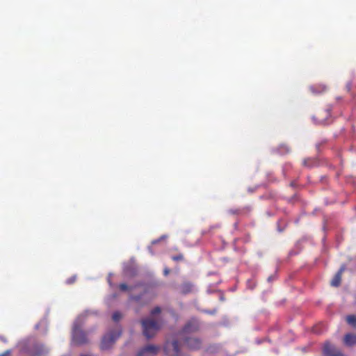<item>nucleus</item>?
I'll list each match as a JSON object with an SVG mask.
<instances>
[{"instance_id": "obj_1", "label": "nucleus", "mask_w": 356, "mask_h": 356, "mask_svg": "<svg viewBox=\"0 0 356 356\" xmlns=\"http://www.w3.org/2000/svg\"><path fill=\"white\" fill-rule=\"evenodd\" d=\"M143 326V332L147 339L152 338L160 329V324L158 321L150 318H147L141 321Z\"/></svg>"}, {"instance_id": "obj_2", "label": "nucleus", "mask_w": 356, "mask_h": 356, "mask_svg": "<svg viewBox=\"0 0 356 356\" xmlns=\"http://www.w3.org/2000/svg\"><path fill=\"white\" fill-rule=\"evenodd\" d=\"M122 330L118 329L115 331H111L105 334L101 341L100 348L102 350L110 349L115 343L116 340L121 336Z\"/></svg>"}, {"instance_id": "obj_3", "label": "nucleus", "mask_w": 356, "mask_h": 356, "mask_svg": "<svg viewBox=\"0 0 356 356\" xmlns=\"http://www.w3.org/2000/svg\"><path fill=\"white\" fill-rule=\"evenodd\" d=\"M72 341L79 346L87 343L88 341L86 334L76 325L74 327L72 332Z\"/></svg>"}, {"instance_id": "obj_4", "label": "nucleus", "mask_w": 356, "mask_h": 356, "mask_svg": "<svg viewBox=\"0 0 356 356\" xmlns=\"http://www.w3.org/2000/svg\"><path fill=\"white\" fill-rule=\"evenodd\" d=\"M164 351L168 356H179L180 348L177 340H173L171 342H166L164 346Z\"/></svg>"}, {"instance_id": "obj_5", "label": "nucleus", "mask_w": 356, "mask_h": 356, "mask_svg": "<svg viewBox=\"0 0 356 356\" xmlns=\"http://www.w3.org/2000/svg\"><path fill=\"white\" fill-rule=\"evenodd\" d=\"M323 353L325 356H343L341 351L337 349L330 342H325L323 347Z\"/></svg>"}, {"instance_id": "obj_6", "label": "nucleus", "mask_w": 356, "mask_h": 356, "mask_svg": "<svg viewBox=\"0 0 356 356\" xmlns=\"http://www.w3.org/2000/svg\"><path fill=\"white\" fill-rule=\"evenodd\" d=\"M158 347L154 345H148L141 349L136 356H154L158 352Z\"/></svg>"}, {"instance_id": "obj_7", "label": "nucleus", "mask_w": 356, "mask_h": 356, "mask_svg": "<svg viewBox=\"0 0 356 356\" xmlns=\"http://www.w3.org/2000/svg\"><path fill=\"white\" fill-rule=\"evenodd\" d=\"M200 323L197 319L192 318L191 319L183 328L184 332L190 333L194 332L199 330Z\"/></svg>"}, {"instance_id": "obj_8", "label": "nucleus", "mask_w": 356, "mask_h": 356, "mask_svg": "<svg viewBox=\"0 0 356 356\" xmlns=\"http://www.w3.org/2000/svg\"><path fill=\"white\" fill-rule=\"evenodd\" d=\"M185 344L187 348L192 350H198L202 346V341L197 338H186L185 339Z\"/></svg>"}, {"instance_id": "obj_9", "label": "nucleus", "mask_w": 356, "mask_h": 356, "mask_svg": "<svg viewBox=\"0 0 356 356\" xmlns=\"http://www.w3.org/2000/svg\"><path fill=\"white\" fill-rule=\"evenodd\" d=\"M344 270V268L342 266L338 272L335 274L332 280H331L330 284L332 286L337 287L340 285L341 281V275Z\"/></svg>"}, {"instance_id": "obj_10", "label": "nucleus", "mask_w": 356, "mask_h": 356, "mask_svg": "<svg viewBox=\"0 0 356 356\" xmlns=\"http://www.w3.org/2000/svg\"><path fill=\"white\" fill-rule=\"evenodd\" d=\"M343 342L348 346L356 345V334H346L344 336Z\"/></svg>"}, {"instance_id": "obj_11", "label": "nucleus", "mask_w": 356, "mask_h": 356, "mask_svg": "<svg viewBox=\"0 0 356 356\" xmlns=\"http://www.w3.org/2000/svg\"><path fill=\"white\" fill-rule=\"evenodd\" d=\"M193 285L190 282H185L179 286V291L182 294H187L192 292Z\"/></svg>"}, {"instance_id": "obj_12", "label": "nucleus", "mask_w": 356, "mask_h": 356, "mask_svg": "<svg viewBox=\"0 0 356 356\" xmlns=\"http://www.w3.org/2000/svg\"><path fill=\"white\" fill-rule=\"evenodd\" d=\"M310 91L315 95L321 94L327 90V86L323 84L314 85L309 87Z\"/></svg>"}, {"instance_id": "obj_13", "label": "nucleus", "mask_w": 356, "mask_h": 356, "mask_svg": "<svg viewBox=\"0 0 356 356\" xmlns=\"http://www.w3.org/2000/svg\"><path fill=\"white\" fill-rule=\"evenodd\" d=\"M302 163H303V165L307 168H312L316 165L317 161L314 159L308 158V159H304Z\"/></svg>"}, {"instance_id": "obj_14", "label": "nucleus", "mask_w": 356, "mask_h": 356, "mask_svg": "<svg viewBox=\"0 0 356 356\" xmlns=\"http://www.w3.org/2000/svg\"><path fill=\"white\" fill-rule=\"evenodd\" d=\"M347 323L351 325L353 327H356V316L355 315H348L346 317Z\"/></svg>"}, {"instance_id": "obj_15", "label": "nucleus", "mask_w": 356, "mask_h": 356, "mask_svg": "<svg viewBox=\"0 0 356 356\" xmlns=\"http://www.w3.org/2000/svg\"><path fill=\"white\" fill-rule=\"evenodd\" d=\"M122 314L120 312H115L112 316V318L115 322L119 321L122 318Z\"/></svg>"}, {"instance_id": "obj_16", "label": "nucleus", "mask_w": 356, "mask_h": 356, "mask_svg": "<svg viewBox=\"0 0 356 356\" xmlns=\"http://www.w3.org/2000/svg\"><path fill=\"white\" fill-rule=\"evenodd\" d=\"M184 255L183 254H179L177 255H175L172 257V259L175 261H180L184 260Z\"/></svg>"}, {"instance_id": "obj_17", "label": "nucleus", "mask_w": 356, "mask_h": 356, "mask_svg": "<svg viewBox=\"0 0 356 356\" xmlns=\"http://www.w3.org/2000/svg\"><path fill=\"white\" fill-rule=\"evenodd\" d=\"M35 349H36V353L34 355V356H39L44 351V348H43L42 346H35Z\"/></svg>"}, {"instance_id": "obj_18", "label": "nucleus", "mask_w": 356, "mask_h": 356, "mask_svg": "<svg viewBox=\"0 0 356 356\" xmlns=\"http://www.w3.org/2000/svg\"><path fill=\"white\" fill-rule=\"evenodd\" d=\"M161 312V309L159 307H154L152 312H151V314L152 315H156V314H160Z\"/></svg>"}, {"instance_id": "obj_19", "label": "nucleus", "mask_w": 356, "mask_h": 356, "mask_svg": "<svg viewBox=\"0 0 356 356\" xmlns=\"http://www.w3.org/2000/svg\"><path fill=\"white\" fill-rule=\"evenodd\" d=\"M119 289L121 291H127L129 289V287L126 284L122 283L119 285Z\"/></svg>"}, {"instance_id": "obj_20", "label": "nucleus", "mask_w": 356, "mask_h": 356, "mask_svg": "<svg viewBox=\"0 0 356 356\" xmlns=\"http://www.w3.org/2000/svg\"><path fill=\"white\" fill-rule=\"evenodd\" d=\"M219 226L218 225H213V226H211L209 229L208 231L207 230H204V234H207V233H209L211 230H213V229H216V228H218Z\"/></svg>"}, {"instance_id": "obj_21", "label": "nucleus", "mask_w": 356, "mask_h": 356, "mask_svg": "<svg viewBox=\"0 0 356 356\" xmlns=\"http://www.w3.org/2000/svg\"><path fill=\"white\" fill-rule=\"evenodd\" d=\"M75 280H76V277L74 276V277H72L69 278V279L67 280V282L68 284H72V283H74V282H75Z\"/></svg>"}, {"instance_id": "obj_22", "label": "nucleus", "mask_w": 356, "mask_h": 356, "mask_svg": "<svg viewBox=\"0 0 356 356\" xmlns=\"http://www.w3.org/2000/svg\"><path fill=\"white\" fill-rule=\"evenodd\" d=\"M132 299L136 301H139L140 300V296H133Z\"/></svg>"}, {"instance_id": "obj_23", "label": "nucleus", "mask_w": 356, "mask_h": 356, "mask_svg": "<svg viewBox=\"0 0 356 356\" xmlns=\"http://www.w3.org/2000/svg\"><path fill=\"white\" fill-rule=\"evenodd\" d=\"M169 273H170V270L168 268H165L164 270V275H168L169 274Z\"/></svg>"}, {"instance_id": "obj_24", "label": "nucleus", "mask_w": 356, "mask_h": 356, "mask_svg": "<svg viewBox=\"0 0 356 356\" xmlns=\"http://www.w3.org/2000/svg\"><path fill=\"white\" fill-rule=\"evenodd\" d=\"M206 313L209 314H214L216 313V311L215 310H213V311H207Z\"/></svg>"}, {"instance_id": "obj_25", "label": "nucleus", "mask_w": 356, "mask_h": 356, "mask_svg": "<svg viewBox=\"0 0 356 356\" xmlns=\"http://www.w3.org/2000/svg\"><path fill=\"white\" fill-rule=\"evenodd\" d=\"M9 354V351H6L3 355L0 356H7Z\"/></svg>"}, {"instance_id": "obj_26", "label": "nucleus", "mask_w": 356, "mask_h": 356, "mask_svg": "<svg viewBox=\"0 0 356 356\" xmlns=\"http://www.w3.org/2000/svg\"><path fill=\"white\" fill-rule=\"evenodd\" d=\"M230 212H231L232 213H237L236 211H230Z\"/></svg>"}, {"instance_id": "obj_27", "label": "nucleus", "mask_w": 356, "mask_h": 356, "mask_svg": "<svg viewBox=\"0 0 356 356\" xmlns=\"http://www.w3.org/2000/svg\"><path fill=\"white\" fill-rule=\"evenodd\" d=\"M268 281H270V280H272V278H271V277H269L268 278Z\"/></svg>"}]
</instances>
